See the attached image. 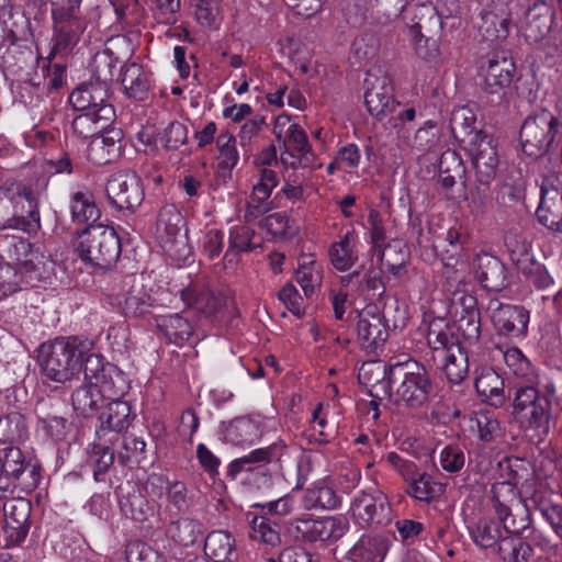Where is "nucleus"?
Segmentation results:
<instances>
[{
    "instance_id": "b1692460",
    "label": "nucleus",
    "mask_w": 562,
    "mask_h": 562,
    "mask_svg": "<svg viewBox=\"0 0 562 562\" xmlns=\"http://www.w3.org/2000/svg\"><path fill=\"white\" fill-rule=\"evenodd\" d=\"M510 1L493 0L488 9L482 11L477 27L484 38L488 41L507 38L510 24Z\"/></svg>"
},
{
    "instance_id": "a878e982",
    "label": "nucleus",
    "mask_w": 562,
    "mask_h": 562,
    "mask_svg": "<svg viewBox=\"0 0 562 562\" xmlns=\"http://www.w3.org/2000/svg\"><path fill=\"white\" fill-rule=\"evenodd\" d=\"M368 223L370 225L372 260L375 259L379 263L385 265L386 270L391 274L400 277L403 270V260L401 262H392L389 258H385L392 251V245H384L385 232L380 213L375 210H370Z\"/></svg>"
},
{
    "instance_id": "49530a36",
    "label": "nucleus",
    "mask_w": 562,
    "mask_h": 562,
    "mask_svg": "<svg viewBox=\"0 0 562 562\" xmlns=\"http://www.w3.org/2000/svg\"><path fill=\"white\" fill-rule=\"evenodd\" d=\"M260 435L258 424L248 417L235 418L224 429L225 440L236 446L251 445Z\"/></svg>"
},
{
    "instance_id": "0e129e2a",
    "label": "nucleus",
    "mask_w": 562,
    "mask_h": 562,
    "mask_svg": "<svg viewBox=\"0 0 562 562\" xmlns=\"http://www.w3.org/2000/svg\"><path fill=\"white\" fill-rule=\"evenodd\" d=\"M518 270L529 279V281L538 289H546L552 283V278L549 276L546 268L532 260L528 254L516 260Z\"/></svg>"
},
{
    "instance_id": "58836bf2",
    "label": "nucleus",
    "mask_w": 562,
    "mask_h": 562,
    "mask_svg": "<svg viewBox=\"0 0 562 562\" xmlns=\"http://www.w3.org/2000/svg\"><path fill=\"white\" fill-rule=\"evenodd\" d=\"M156 326L169 342L178 346L189 341L194 333L193 324L178 313L157 316Z\"/></svg>"
},
{
    "instance_id": "393cba45",
    "label": "nucleus",
    "mask_w": 562,
    "mask_h": 562,
    "mask_svg": "<svg viewBox=\"0 0 562 562\" xmlns=\"http://www.w3.org/2000/svg\"><path fill=\"white\" fill-rule=\"evenodd\" d=\"M453 304L459 303L462 307V314L454 324V333L458 330L467 340H477L481 334L480 312L476 308V299L473 295L459 291H453Z\"/></svg>"
},
{
    "instance_id": "ddd939ff",
    "label": "nucleus",
    "mask_w": 562,
    "mask_h": 562,
    "mask_svg": "<svg viewBox=\"0 0 562 562\" xmlns=\"http://www.w3.org/2000/svg\"><path fill=\"white\" fill-rule=\"evenodd\" d=\"M273 133L279 140H283L286 148L281 153V160L288 164L285 155L293 161L292 168H314L316 156L313 153L305 132L296 124L292 123L289 115L282 114L276 119Z\"/></svg>"
},
{
    "instance_id": "4468645a",
    "label": "nucleus",
    "mask_w": 562,
    "mask_h": 562,
    "mask_svg": "<svg viewBox=\"0 0 562 562\" xmlns=\"http://www.w3.org/2000/svg\"><path fill=\"white\" fill-rule=\"evenodd\" d=\"M349 524L345 517L327 516L312 518L308 515L297 517L289 522V531L303 542L337 541L348 531Z\"/></svg>"
},
{
    "instance_id": "f704fd0d",
    "label": "nucleus",
    "mask_w": 562,
    "mask_h": 562,
    "mask_svg": "<svg viewBox=\"0 0 562 562\" xmlns=\"http://www.w3.org/2000/svg\"><path fill=\"white\" fill-rule=\"evenodd\" d=\"M9 246V254L13 260L26 272L34 273L36 278L42 277L41 267H44L47 260L38 249H34L27 239L21 237H12Z\"/></svg>"
},
{
    "instance_id": "de8ad7c7",
    "label": "nucleus",
    "mask_w": 562,
    "mask_h": 562,
    "mask_svg": "<svg viewBox=\"0 0 562 562\" xmlns=\"http://www.w3.org/2000/svg\"><path fill=\"white\" fill-rule=\"evenodd\" d=\"M475 116L468 108H460L452 112L450 119L451 132L454 138L463 145H470L472 139L484 133L475 126Z\"/></svg>"
},
{
    "instance_id": "5fc2aeb1",
    "label": "nucleus",
    "mask_w": 562,
    "mask_h": 562,
    "mask_svg": "<svg viewBox=\"0 0 562 562\" xmlns=\"http://www.w3.org/2000/svg\"><path fill=\"white\" fill-rule=\"evenodd\" d=\"M167 535L180 546L189 547L202 537L203 531L198 520L182 517L168 526Z\"/></svg>"
},
{
    "instance_id": "f03ea898",
    "label": "nucleus",
    "mask_w": 562,
    "mask_h": 562,
    "mask_svg": "<svg viewBox=\"0 0 562 562\" xmlns=\"http://www.w3.org/2000/svg\"><path fill=\"white\" fill-rule=\"evenodd\" d=\"M9 228L27 234L41 228L36 199L31 189L15 181L0 186V231Z\"/></svg>"
},
{
    "instance_id": "f8f14e48",
    "label": "nucleus",
    "mask_w": 562,
    "mask_h": 562,
    "mask_svg": "<svg viewBox=\"0 0 562 562\" xmlns=\"http://www.w3.org/2000/svg\"><path fill=\"white\" fill-rule=\"evenodd\" d=\"M83 374L86 382L95 384L102 398L121 401L130 389L125 373L112 363H104L98 355L87 356Z\"/></svg>"
},
{
    "instance_id": "e433bc0d",
    "label": "nucleus",
    "mask_w": 562,
    "mask_h": 562,
    "mask_svg": "<svg viewBox=\"0 0 562 562\" xmlns=\"http://www.w3.org/2000/svg\"><path fill=\"white\" fill-rule=\"evenodd\" d=\"M403 475L408 483L407 494L417 501L430 503L445 492V486L426 472L414 470Z\"/></svg>"
},
{
    "instance_id": "dca6fc26",
    "label": "nucleus",
    "mask_w": 562,
    "mask_h": 562,
    "mask_svg": "<svg viewBox=\"0 0 562 562\" xmlns=\"http://www.w3.org/2000/svg\"><path fill=\"white\" fill-rule=\"evenodd\" d=\"M364 83V102L369 113L376 120H383L400 106L394 98L392 80L381 69L369 70Z\"/></svg>"
},
{
    "instance_id": "20e7f679",
    "label": "nucleus",
    "mask_w": 562,
    "mask_h": 562,
    "mask_svg": "<svg viewBox=\"0 0 562 562\" xmlns=\"http://www.w3.org/2000/svg\"><path fill=\"white\" fill-rule=\"evenodd\" d=\"M488 50L477 57V72L484 93L494 97L492 101H502L516 76V65L508 49L501 47L505 38L488 41L481 34Z\"/></svg>"
},
{
    "instance_id": "4be33fe9",
    "label": "nucleus",
    "mask_w": 562,
    "mask_h": 562,
    "mask_svg": "<svg viewBox=\"0 0 562 562\" xmlns=\"http://www.w3.org/2000/svg\"><path fill=\"white\" fill-rule=\"evenodd\" d=\"M554 20L552 7L543 0H535L525 14L522 34L530 44H538L551 32Z\"/></svg>"
},
{
    "instance_id": "5701e85b",
    "label": "nucleus",
    "mask_w": 562,
    "mask_h": 562,
    "mask_svg": "<svg viewBox=\"0 0 562 562\" xmlns=\"http://www.w3.org/2000/svg\"><path fill=\"white\" fill-rule=\"evenodd\" d=\"M473 270L477 282L487 291L501 292L509 284L505 265L491 254L476 255Z\"/></svg>"
},
{
    "instance_id": "ea45409f",
    "label": "nucleus",
    "mask_w": 562,
    "mask_h": 562,
    "mask_svg": "<svg viewBox=\"0 0 562 562\" xmlns=\"http://www.w3.org/2000/svg\"><path fill=\"white\" fill-rule=\"evenodd\" d=\"M357 244L355 232L348 231L329 247L328 256L335 269L347 271L355 266L358 261Z\"/></svg>"
},
{
    "instance_id": "4c0bfd02",
    "label": "nucleus",
    "mask_w": 562,
    "mask_h": 562,
    "mask_svg": "<svg viewBox=\"0 0 562 562\" xmlns=\"http://www.w3.org/2000/svg\"><path fill=\"white\" fill-rule=\"evenodd\" d=\"M86 22L54 21L53 46L48 58L65 55L78 43L80 35L86 30Z\"/></svg>"
},
{
    "instance_id": "338daca9",
    "label": "nucleus",
    "mask_w": 562,
    "mask_h": 562,
    "mask_svg": "<svg viewBox=\"0 0 562 562\" xmlns=\"http://www.w3.org/2000/svg\"><path fill=\"white\" fill-rule=\"evenodd\" d=\"M0 53L1 66L11 74H16L23 70L29 57L31 56L30 50L14 43L7 46H0Z\"/></svg>"
},
{
    "instance_id": "cd10ccee",
    "label": "nucleus",
    "mask_w": 562,
    "mask_h": 562,
    "mask_svg": "<svg viewBox=\"0 0 562 562\" xmlns=\"http://www.w3.org/2000/svg\"><path fill=\"white\" fill-rule=\"evenodd\" d=\"M110 87L94 80L81 83L69 95V102L76 111H95L103 106H113L109 103Z\"/></svg>"
},
{
    "instance_id": "864d4df0",
    "label": "nucleus",
    "mask_w": 562,
    "mask_h": 562,
    "mask_svg": "<svg viewBox=\"0 0 562 562\" xmlns=\"http://www.w3.org/2000/svg\"><path fill=\"white\" fill-rule=\"evenodd\" d=\"M251 527L250 538L271 547L280 544V525L276 519L266 515H254L249 521Z\"/></svg>"
},
{
    "instance_id": "6ab92c4d",
    "label": "nucleus",
    "mask_w": 562,
    "mask_h": 562,
    "mask_svg": "<svg viewBox=\"0 0 562 562\" xmlns=\"http://www.w3.org/2000/svg\"><path fill=\"white\" fill-rule=\"evenodd\" d=\"M133 419L131 405L126 401H111L99 415L95 437L119 441L123 432L132 425Z\"/></svg>"
},
{
    "instance_id": "8fccbe9b",
    "label": "nucleus",
    "mask_w": 562,
    "mask_h": 562,
    "mask_svg": "<svg viewBox=\"0 0 562 562\" xmlns=\"http://www.w3.org/2000/svg\"><path fill=\"white\" fill-rule=\"evenodd\" d=\"M70 211L72 220L78 223L95 222L101 215L93 194L88 189L71 193Z\"/></svg>"
},
{
    "instance_id": "4d7b16f0",
    "label": "nucleus",
    "mask_w": 562,
    "mask_h": 562,
    "mask_svg": "<svg viewBox=\"0 0 562 562\" xmlns=\"http://www.w3.org/2000/svg\"><path fill=\"white\" fill-rule=\"evenodd\" d=\"M464 171L462 160L454 150H446L441 154L438 162V181L445 189L452 188L456 180L463 177Z\"/></svg>"
},
{
    "instance_id": "2eb2a0df",
    "label": "nucleus",
    "mask_w": 562,
    "mask_h": 562,
    "mask_svg": "<svg viewBox=\"0 0 562 562\" xmlns=\"http://www.w3.org/2000/svg\"><path fill=\"white\" fill-rule=\"evenodd\" d=\"M109 203L119 211L134 213L144 201L142 179L133 171L112 175L105 187Z\"/></svg>"
},
{
    "instance_id": "473e14b6",
    "label": "nucleus",
    "mask_w": 562,
    "mask_h": 562,
    "mask_svg": "<svg viewBox=\"0 0 562 562\" xmlns=\"http://www.w3.org/2000/svg\"><path fill=\"white\" fill-rule=\"evenodd\" d=\"M7 531L16 542L24 540L30 529L31 504L23 499H14L2 504Z\"/></svg>"
},
{
    "instance_id": "39448f33",
    "label": "nucleus",
    "mask_w": 562,
    "mask_h": 562,
    "mask_svg": "<svg viewBox=\"0 0 562 562\" xmlns=\"http://www.w3.org/2000/svg\"><path fill=\"white\" fill-rule=\"evenodd\" d=\"M87 356L77 338H57L41 346L38 363L48 380L66 383L83 370Z\"/></svg>"
},
{
    "instance_id": "c85d7f7f",
    "label": "nucleus",
    "mask_w": 562,
    "mask_h": 562,
    "mask_svg": "<svg viewBox=\"0 0 562 562\" xmlns=\"http://www.w3.org/2000/svg\"><path fill=\"white\" fill-rule=\"evenodd\" d=\"M80 112L81 114L74 117L71 122V130L74 134L82 138H93L99 135L113 122L115 117L114 106H103L95 111Z\"/></svg>"
},
{
    "instance_id": "9b49d317",
    "label": "nucleus",
    "mask_w": 562,
    "mask_h": 562,
    "mask_svg": "<svg viewBox=\"0 0 562 562\" xmlns=\"http://www.w3.org/2000/svg\"><path fill=\"white\" fill-rule=\"evenodd\" d=\"M537 385L527 383L517 386L513 404L514 412L527 420L530 427L547 428L555 387L547 385L544 392H540Z\"/></svg>"
},
{
    "instance_id": "69168bd1",
    "label": "nucleus",
    "mask_w": 562,
    "mask_h": 562,
    "mask_svg": "<svg viewBox=\"0 0 562 562\" xmlns=\"http://www.w3.org/2000/svg\"><path fill=\"white\" fill-rule=\"evenodd\" d=\"M26 435L24 417L19 413H11L0 417V441L16 442Z\"/></svg>"
},
{
    "instance_id": "3c124183",
    "label": "nucleus",
    "mask_w": 562,
    "mask_h": 562,
    "mask_svg": "<svg viewBox=\"0 0 562 562\" xmlns=\"http://www.w3.org/2000/svg\"><path fill=\"white\" fill-rule=\"evenodd\" d=\"M470 429L476 432L482 441H492L502 435L501 423L495 412L480 409L470 417Z\"/></svg>"
},
{
    "instance_id": "f3484780",
    "label": "nucleus",
    "mask_w": 562,
    "mask_h": 562,
    "mask_svg": "<svg viewBox=\"0 0 562 562\" xmlns=\"http://www.w3.org/2000/svg\"><path fill=\"white\" fill-rule=\"evenodd\" d=\"M392 311H398L397 300L386 297L383 305H381L382 316L370 313L369 311L358 315L357 334L366 350L375 352L384 345L389 334L383 319L389 322V316L392 314Z\"/></svg>"
},
{
    "instance_id": "c03bdc74",
    "label": "nucleus",
    "mask_w": 562,
    "mask_h": 562,
    "mask_svg": "<svg viewBox=\"0 0 562 562\" xmlns=\"http://www.w3.org/2000/svg\"><path fill=\"white\" fill-rule=\"evenodd\" d=\"M121 81L126 94L136 100H144L150 88L149 75L136 63L122 66Z\"/></svg>"
},
{
    "instance_id": "9d476101",
    "label": "nucleus",
    "mask_w": 562,
    "mask_h": 562,
    "mask_svg": "<svg viewBox=\"0 0 562 562\" xmlns=\"http://www.w3.org/2000/svg\"><path fill=\"white\" fill-rule=\"evenodd\" d=\"M349 512L355 524L361 528L385 527L393 520L390 501L378 487L357 492L351 499Z\"/></svg>"
},
{
    "instance_id": "f257e3e1",
    "label": "nucleus",
    "mask_w": 562,
    "mask_h": 562,
    "mask_svg": "<svg viewBox=\"0 0 562 562\" xmlns=\"http://www.w3.org/2000/svg\"><path fill=\"white\" fill-rule=\"evenodd\" d=\"M376 371L378 375L387 380V384L394 387L395 402L408 408H420L428 404L434 392V384L426 367L407 358L404 361L370 362L360 369V378L369 372Z\"/></svg>"
},
{
    "instance_id": "09e8293b",
    "label": "nucleus",
    "mask_w": 562,
    "mask_h": 562,
    "mask_svg": "<svg viewBox=\"0 0 562 562\" xmlns=\"http://www.w3.org/2000/svg\"><path fill=\"white\" fill-rule=\"evenodd\" d=\"M469 531L474 543L484 549L494 547L503 535L499 520L488 516L479 518L469 527Z\"/></svg>"
},
{
    "instance_id": "423d86ee",
    "label": "nucleus",
    "mask_w": 562,
    "mask_h": 562,
    "mask_svg": "<svg viewBox=\"0 0 562 562\" xmlns=\"http://www.w3.org/2000/svg\"><path fill=\"white\" fill-rule=\"evenodd\" d=\"M74 247L82 261L101 270L111 269L122 251L115 229L102 224L90 225L78 233Z\"/></svg>"
},
{
    "instance_id": "c756f323",
    "label": "nucleus",
    "mask_w": 562,
    "mask_h": 562,
    "mask_svg": "<svg viewBox=\"0 0 562 562\" xmlns=\"http://www.w3.org/2000/svg\"><path fill=\"white\" fill-rule=\"evenodd\" d=\"M182 223L183 217L175 204H166L160 209L157 218V233L162 243V247L170 255L173 254V248L178 244L186 246L183 240L178 239L181 237L180 232Z\"/></svg>"
},
{
    "instance_id": "2f4dec72",
    "label": "nucleus",
    "mask_w": 562,
    "mask_h": 562,
    "mask_svg": "<svg viewBox=\"0 0 562 562\" xmlns=\"http://www.w3.org/2000/svg\"><path fill=\"white\" fill-rule=\"evenodd\" d=\"M121 131H109L97 135L87 149L88 159L97 166H103L115 160L121 154Z\"/></svg>"
},
{
    "instance_id": "6e6d98bb",
    "label": "nucleus",
    "mask_w": 562,
    "mask_h": 562,
    "mask_svg": "<svg viewBox=\"0 0 562 562\" xmlns=\"http://www.w3.org/2000/svg\"><path fill=\"white\" fill-rule=\"evenodd\" d=\"M322 279V266L311 257H304L296 270L295 280L301 285L305 296L311 297L319 289Z\"/></svg>"
},
{
    "instance_id": "7c9ffc66",
    "label": "nucleus",
    "mask_w": 562,
    "mask_h": 562,
    "mask_svg": "<svg viewBox=\"0 0 562 562\" xmlns=\"http://www.w3.org/2000/svg\"><path fill=\"white\" fill-rule=\"evenodd\" d=\"M390 540L383 533L362 535L349 550L351 562H383L389 550Z\"/></svg>"
},
{
    "instance_id": "680f3d73",
    "label": "nucleus",
    "mask_w": 562,
    "mask_h": 562,
    "mask_svg": "<svg viewBox=\"0 0 562 562\" xmlns=\"http://www.w3.org/2000/svg\"><path fill=\"white\" fill-rule=\"evenodd\" d=\"M216 145L220 150L217 171L223 176L231 175L239 159L235 137L229 133H222L216 138Z\"/></svg>"
},
{
    "instance_id": "412c9836",
    "label": "nucleus",
    "mask_w": 562,
    "mask_h": 562,
    "mask_svg": "<svg viewBox=\"0 0 562 562\" xmlns=\"http://www.w3.org/2000/svg\"><path fill=\"white\" fill-rule=\"evenodd\" d=\"M470 155L476 171V177L493 179L498 166V154L495 138L482 133L472 139L470 145L462 146Z\"/></svg>"
},
{
    "instance_id": "7ed1b4c3",
    "label": "nucleus",
    "mask_w": 562,
    "mask_h": 562,
    "mask_svg": "<svg viewBox=\"0 0 562 562\" xmlns=\"http://www.w3.org/2000/svg\"><path fill=\"white\" fill-rule=\"evenodd\" d=\"M427 342L435 358L442 361V370L448 381L459 384L469 374V358L462 348L454 327L443 318L432 319L428 326Z\"/></svg>"
},
{
    "instance_id": "37998d69",
    "label": "nucleus",
    "mask_w": 562,
    "mask_h": 562,
    "mask_svg": "<svg viewBox=\"0 0 562 562\" xmlns=\"http://www.w3.org/2000/svg\"><path fill=\"white\" fill-rule=\"evenodd\" d=\"M548 186L549 180L546 179L541 187V201L536 215L548 229L562 233V202L557 201L555 196H550Z\"/></svg>"
},
{
    "instance_id": "c9c22d12",
    "label": "nucleus",
    "mask_w": 562,
    "mask_h": 562,
    "mask_svg": "<svg viewBox=\"0 0 562 562\" xmlns=\"http://www.w3.org/2000/svg\"><path fill=\"white\" fill-rule=\"evenodd\" d=\"M37 427L52 439L60 440L66 435L67 420L59 414V406L50 401H40L35 406Z\"/></svg>"
},
{
    "instance_id": "1a4fd4ad",
    "label": "nucleus",
    "mask_w": 562,
    "mask_h": 562,
    "mask_svg": "<svg viewBox=\"0 0 562 562\" xmlns=\"http://www.w3.org/2000/svg\"><path fill=\"white\" fill-rule=\"evenodd\" d=\"M517 493L508 482H497L491 488V501L503 529L519 536L529 528L528 508L517 499Z\"/></svg>"
},
{
    "instance_id": "6e6552de",
    "label": "nucleus",
    "mask_w": 562,
    "mask_h": 562,
    "mask_svg": "<svg viewBox=\"0 0 562 562\" xmlns=\"http://www.w3.org/2000/svg\"><path fill=\"white\" fill-rule=\"evenodd\" d=\"M114 303L127 317H143L151 311L162 305V296L168 295V291L159 289L156 293L148 290L143 282L142 277L128 274L114 283L112 288Z\"/></svg>"
},
{
    "instance_id": "13d9d810",
    "label": "nucleus",
    "mask_w": 562,
    "mask_h": 562,
    "mask_svg": "<svg viewBox=\"0 0 562 562\" xmlns=\"http://www.w3.org/2000/svg\"><path fill=\"white\" fill-rule=\"evenodd\" d=\"M71 401L74 409L87 417L98 409L103 398L95 384L87 382L86 385H81L74 391Z\"/></svg>"
},
{
    "instance_id": "774afa93",
    "label": "nucleus",
    "mask_w": 562,
    "mask_h": 562,
    "mask_svg": "<svg viewBox=\"0 0 562 562\" xmlns=\"http://www.w3.org/2000/svg\"><path fill=\"white\" fill-rule=\"evenodd\" d=\"M122 448L117 452L119 462L121 464H127L131 460H135L137 463L146 458V442L143 438L134 435H122Z\"/></svg>"
},
{
    "instance_id": "e2e57ef3",
    "label": "nucleus",
    "mask_w": 562,
    "mask_h": 562,
    "mask_svg": "<svg viewBox=\"0 0 562 562\" xmlns=\"http://www.w3.org/2000/svg\"><path fill=\"white\" fill-rule=\"evenodd\" d=\"M255 231L245 225H235L229 229L228 249L224 255L225 262H232L231 256L250 251L254 248Z\"/></svg>"
},
{
    "instance_id": "79ce46f5",
    "label": "nucleus",
    "mask_w": 562,
    "mask_h": 562,
    "mask_svg": "<svg viewBox=\"0 0 562 562\" xmlns=\"http://www.w3.org/2000/svg\"><path fill=\"white\" fill-rule=\"evenodd\" d=\"M204 553L212 562H233L237 558L235 540L226 531H212L205 538Z\"/></svg>"
},
{
    "instance_id": "a211bd4d",
    "label": "nucleus",
    "mask_w": 562,
    "mask_h": 562,
    "mask_svg": "<svg viewBox=\"0 0 562 562\" xmlns=\"http://www.w3.org/2000/svg\"><path fill=\"white\" fill-rule=\"evenodd\" d=\"M487 313L498 335L510 338H524L528 333L529 311L524 306L502 303L492 299Z\"/></svg>"
},
{
    "instance_id": "bf43d9fd",
    "label": "nucleus",
    "mask_w": 562,
    "mask_h": 562,
    "mask_svg": "<svg viewBox=\"0 0 562 562\" xmlns=\"http://www.w3.org/2000/svg\"><path fill=\"white\" fill-rule=\"evenodd\" d=\"M504 361L512 372L526 379L527 383L539 384V375L530 361L517 347L508 348L503 352Z\"/></svg>"
},
{
    "instance_id": "aec40b11",
    "label": "nucleus",
    "mask_w": 562,
    "mask_h": 562,
    "mask_svg": "<svg viewBox=\"0 0 562 562\" xmlns=\"http://www.w3.org/2000/svg\"><path fill=\"white\" fill-rule=\"evenodd\" d=\"M0 461L1 476L5 475L8 479H13L30 490L38 485L41 468L32 460H26L20 448L9 447L3 449Z\"/></svg>"
},
{
    "instance_id": "a19ab883",
    "label": "nucleus",
    "mask_w": 562,
    "mask_h": 562,
    "mask_svg": "<svg viewBox=\"0 0 562 562\" xmlns=\"http://www.w3.org/2000/svg\"><path fill=\"white\" fill-rule=\"evenodd\" d=\"M304 508L333 510L339 507L340 496L337 495L334 487L325 480L315 482L306 488L302 498Z\"/></svg>"
},
{
    "instance_id": "bb28decb",
    "label": "nucleus",
    "mask_w": 562,
    "mask_h": 562,
    "mask_svg": "<svg viewBox=\"0 0 562 562\" xmlns=\"http://www.w3.org/2000/svg\"><path fill=\"white\" fill-rule=\"evenodd\" d=\"M285 445L280 440L268 447L250 451L248 454L233 460L227 467V476L235 480L241 472L256 470V464H266L279 461L284 452Z\"/></svg>"
},
{
    "instance_id": "052dcab7",
    "label": "nucleus",
    "mask_w": 562,
    "mask_h": 562,
    "mask_svg": "<svg viewBox=\"0 0 562 562\" xmlns=\"http://www.w3.org/2000/svg\"><path fill=\"white\" fill-rule=\"evenodd\" d=\"M490 181L491 179L477 177L475 186L469 192V207L474 215L486 214L493 207Z\"/></svg>"
},
{
    "instance_id": "a18cd8bd",
    "label": "nucleus",
    "mask_w": 562,
    "mask_h": 562,
    "mask_svg": "<svg viewBox=\"0 0 562 562\" xmlns=\"http://www.w3.org/2000/svg\"><path fill=\"white\" fill-rule=\"evenodd\" d=\"M116 441L113 439H98L89 445V460L93 464V479L97 482H103L105 473L114 463L113 446Z\"/></svg>"
},
{
    "instance_id": "0eeeda50",
    "label": "nucleus",
    "mask_w": 562,
    "mask_h": 562,
    "mask_svg": "<svg viewBox=\"0 0 562 562\" xmlns=\"http://www.w3.org/2000/svg\"><path fill=\"white\" fill-rule=\"evenodd\" d=\"M519 142L527 156L541 158L562 142V122L548 110L532 113L520 126Z\"/></svg>"
},
{
    "instance_id": "72a5a7b5",
    "label": "nucleus",
    "mask_w": 562,
    "mask_h": 562,
    "mask_svg": "<svg viewBox=\"0 0 562 562\" xmlns=\"http://www.w3.org/2000/svg\"><path fill=\"white\" fill-rule=\"evenodd\" d=\"M474 385L481 400L488 405L501 407L505 403L504 380L492 368H483Z\"/></svg>"
},
{
    "instance_id": "603ef678",
    "label": "nucleus",
    "mask_w": 562,
    "mask_h": 562,
    "mask_svg": "<svg viewBox=\"0 0 562 562\" xmlns=\"http://www.w3.org/2000/svg\"><path fill=\"white\" fill-rule=\"evenodd\" d=\"M385 265L371 259V267L364 273L363 280L358 284L360 294L370 295L371 300H376L379 304L385 299V284L382 278Z\"/></svg>"
}]
</instances>
